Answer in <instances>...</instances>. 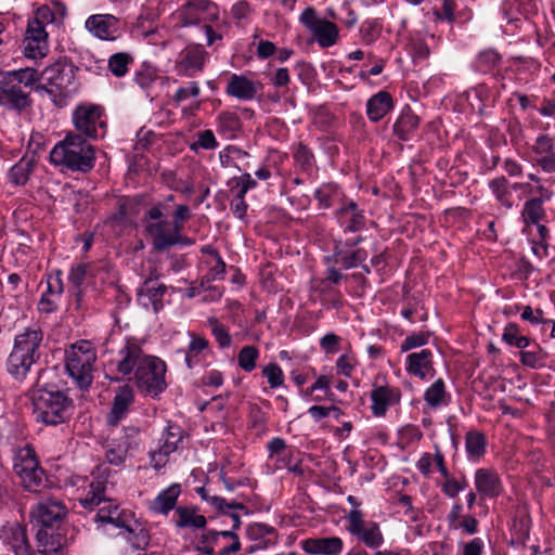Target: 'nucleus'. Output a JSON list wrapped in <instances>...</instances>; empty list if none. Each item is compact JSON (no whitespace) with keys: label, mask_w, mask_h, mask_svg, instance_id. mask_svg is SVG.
I'll return each instance as SVG.
<instances>
[{"label":"nucleus","mask_w":555,"mask_h":555,"mask_svg":"<svg viewBox=\"0 0 555 555\" xmlns=\"http://www.w3.org/2000/svg\"><path fill=\"white\" fill-rule=\"evenodd\" d=\"M43 345V331L37 323L26 327L14 337L12 350L7 360V371L22 380L39 361Z\"/></svg>","instance_id":"1"},{"label":"nucleus","mask_w":555,"mask_h":555,"mask_svg":"<svg viewBox=\"0 0 555 555\" xmlns=\"http://www.w3.org/2000/svg\"><path fill=\"white\" fill-rule=\"evenodd\" d=\"M38 80L37 70L30 67L0 72V106L22 113L31 106L33 87Z\"/></svg>","instance_id":"2"},{"label":"nucleus","mask_w":555,"mask_h":555,"mask_svg":"<svg viewBox=\"0 0 555 555\" xmlns=\"http://www.w3.org/2000/svg\"><path fill=\"white\" fill-rule=\"evenodd\" d=\"M50 160L63 169L88 172L94 167L95 152L80 134L68 133L52 149Z\"/></svg>","instance_id":"3"},{"label":"nucleus","mask_w":555,"mask_h":555,"mask_svg":"<svg viewBox=\"0 0 555 555\" xmlns=\"http://www.w3.org/2000/svg\"><path fill=\"white\" fill-rule=\"evenodd\" d=\"M73 413V399L64 391L39 389L33 396V414L38 423L56 426L68 421Z\"/></svg>","instance_id":"4"},{"label":"nucleus","mask_w":555,"mask_h":555,"mask_svg":"<svg viewBox=\"0 0 555 555\" xmlns=\"http://www.w3.org/2000/svg\"><path fill=\"white\" fill-rule=\"evenodd\" d=\"M76 72L77 67L67 59H60L43 69L44 89L55 105L64 106L66 100L77 90Z\"/></svg>","instance_id":"5"},{"label":"nucleus","mask_w":555,"mask_h":555,"mask_svg":"<svg viewBox=\"0 0 555 555\" xmlns=\"http://www.w3.org/2000/svg\"><path fill=\"white\" fill-rule=\"evenodd\" d=\"M95 361L96 351L88 340L77 341L65 350L66 372L81 389L92 384Z\"/></svg>","instance_id":"6"},{"label":"nucleus","mask_w":555,"mask_h":555,"mask_svg":"<svg viewBox=\"0 0 555 555\" xmlns=\"http://www.w3.org/2000/svg\"><path fill=\"white\" fill-rule=\"evenodd\" d=\"M165 373V362L157 357L147 356L135 370L134 380L141 391L157 396L167 387Z\"/></svg>","instance_id":"7"},{"label":"nucleus","mask_w":555,"mask_h":555,"mask_svg":"<svg viewBox=\"0 0 555 555\" xmlns=\"http://www.w3.org/2000/svg\"><path fill=\"white\" fill-rule=\"evenodd\" d=\"M113 516H107L108 522L120 529L119 535L128 541L133 547L143 550L150 543V534L145 527L134 519L131 512L119 511L118 506L113 507Z\"/></svg>","instance_id":"8"},{"label":"nucleus","mask_w":555,"mask_h":555,"mask_svg":"<svg viewBox=\"0 0 555 555\" xmlns=\"http://www.w3.org/2000/svg\"><path fill=\"white\" fill-rule=\"evenodd\" d=\"M299 22L312 34L321 48L333 47L339 40L338 26L326 18L320 17L313 7H308L301 12Z\"/></svg>","instance_id":"9"},{"label":"nucleus","mask_w":555,"mask_h":555,"mask_svg":"<svg viewBox=\"0 0 555 555\" xmlns=\"http://www.w3.org/2000/svg\"><path fill=\"white\" fill-rule=\"evenodd\" d=\"M75 128L91 139L103 138L106 133V121L103 109L94 104L78 105L73 113Z\"/></svg>","instance_id":"10"},{"label":"nucleus","mask_w":555,"mask_h":555,"mask_svg":"<svg viewBox=\"0 0 555 555\" xmlns=\"http://www.w3.org/2000/svg\"><path fill=\"white\" fill-rule=\"evenodd\" d=\"M347 530L370 548H377L384 543L379 525L364 521L360 509H351L347 516Z\"/></svg>","instance_id":"11"},{"label":"nucleus","mask_w":555,"mask_h":555,"mask_svg":"<svg viewBox=\"0 0 555 555\" xmlns=\"http://www.w3.org/2000/svg\"><path fill=\"white\" fill-rule=\"evenodd\" d=\"M66 514L67 508L61 500L43 498L31 508L30 517L38 529H53Z\"/></svg>","instance_id":"12"},{"label":"nucleus","mask_w":555,"mask_h":555,"mask_svg":"<svg viewBox=\"0 0 555 555\" xmlns=\"http://www.w3.org/2000/svg\"><path fill=\"white\" fill-rule=\"evenodd\" d=\"M207 52L201 44L184 48L176 61V72L181 77H193L204 69Z\"/></svg>","instance_id":"13"},{"label":"nucleus","mask_w":555,"mask_h":555,"mask_svg":"<svg viewBox=\"0 0 555 555\" xmlns=\"http://www.w3.org/2000/svg\"><path fill=\"white\" fill-rule=\"evenodd\" d=\"M86 30L100 40L114 41L120 36L119 20L112 14H93L85 22Z\"/></svg>","instance_id":"14"},{"label":"nucleus","mask_w":555,"mask_h":555,"mask_svg":"<svg viewBox=\"0 0 555 555\" xmlns=\"http://www.w3.org/2000/svg\"><path fill=\"white\" fill-rule=\"evenodd\" d=\"M139 430L135 427H127L122 430L120 437L113 438L105 453L107 462L115 466L124 464L130 449L137 447Z\"/></svg>","instance_id":"15"},{"label":"nucleus","mask_w":555,"mask_h":555,"mask_svg":"<svg viewBox=\"0 0 555 555\" xmlns=\"http://www.w3.org/2000/svg\"><path fill=\"white\" fill-rule=\"evenodd\" d=\"M217 7L210 0H188L178 11V16L183 26L198 25L210 15L218 18Z\"/></svg>","instance_id":"16"},{"label":"nucleus","mask_w":555,"mask_h":555,"mask_svg":"<svg viewBox=\"0 0 555 555\" xmlns=\"http://www.w3.org/2000/svg\"><path fill=\"white\" fill-rule=\"evenodd\" d=\"M335 216L345 234L360 232L365 228L366 219L363 209H360L353 201L344 203Z\"/></svg>","instance_id":"17"},{"label":"nucleus","mask_w":555,"mask_h":555,"mask_svg":"<svg viewBox=\"0 0 555 555\" xmlns=\"http://www.w3.org/2000/svg\"><path fill=\"white\" fill-rule=\"evenodd\" d=\"M147 356L143 353L142 348L134 340L128 339L118 351L116 360V370L122 376L134 374L135 370Z\"/></svg>","instance_id":"18"},{"label":"nucleus","mask_w":555,"mask_h":555,"mask_svg":"<svg viewBox=\"0 0 555 555\" xmlns=\"http://www.w3.org/2000/svg\"><path fill=\"white\" fill-rule=\"evenodd\" d=\"M27 57H42L48 52V33L37 22H28L26 35L23 41Z\"/></svg>","instance_id":"19"},{"label":"nucleus","mask_w":555,"mask_h":555,"mask_svg":"<svg viewBox=\"0 0 555 555\" xmlns=\"http://www.w3.org/2000/svg\"><path fill=\"white\" fill-rule=\"evenodd\" d=\"M0 539L15 555H35L27 539L26 528L17 522L3 526Z\"/></svg>","instance_id":"20"},{"label":"nucleus","mask_w":555,"mask_h":555,"mask_svg":"<svg viewBox=\"0 0 555 555\" xmlns=\"http://www.w3.org/2000/svg\"><path fill=\"white\" fill-rule=\"evenodd\" d=\"M475 488L481 498H498L504 490L500 475L492 468H478L474 476Z\"/></svg>","instance_id":"21"},{"label":"nucleus","mask_w":555,"mask_h":555,"mask_svg":"<svg viewBox=\"0 0 555 555\" xmlns=\"http://www.w3.org/2000/svg\"><path fill=\"white\" fill-rule=\"evenodd\" d=\"M300 545L309 555H339L344 550L343 539L336 535L307 538Z\"/></svg>","instance_id":"22"},{"label":"nucleus","mask_w":555,"mask_h":555,"mask_svg":"<svg viewBox=\"0 0 555 555\" xmlns=\"http://www.w3.org/2000/svg\"><path fill=\"white\" fill-rule=\"evenodd\" d=\"M261 88V82L254 81L244 75L232 74L228 79L225 93L240 101H250Z\"/></svg>","instance_id":"23"},{"label":"nucleus","mask_w":555,"mask_h":555,"mask_svg":"<svg viewBox=\"0 0 555 555\" xmlns=\"http://www.w3.org/2000/svg\"><path fill=\"white\" fill-rule=\"evenodd\" d=\"M433 358V352L429 349L412 352L405 358V370L413 376L426 379L435 373Z\"/></svg>","instance_id":"24"},{"label":"nucleus","mask_w":555,"mask_h":555,"mask_svg":"<svg viewBox=\"0 0 555 555\" xmlns=\"http://www.w3.org/2000/svg\"><path fill=\"white\" fill-rule=\"evenodd\" d=\"M400 390L391 386H377L371 391V410L374 416H384L389 406L399 403Z\"/></svg>","instance_id":"25"},{"label":"nucleus","mask_w":555,"mask_h":555,"mask_svg":"<svg viewBox=\"0 0 555 555\" xmlns=\"http://www.w3.org/2000/svg\"><path fill=\"white\" fill-rule=\"evenodd\" d=\"M190 343L185 350H178L184 353V362L189 370L198 366L206 358V353L210 349V344L204 336L197 335L193 332H188Z\"/></svg>","instance_id":"26"},{"label":"nucleus","mask_w":555,"mask_h":555,"mask_svg":"<svg viewBox=\"0 0 555 555\" xmlns=\"http://www.w3.org/2000/svg\"><path fill=\"white\" fill-rule=\"evenodd\" d=\"M533 162L542 168L543 171L555 172V152L553 140L542 134L535 139L532 146Z\"/></svg>","instance_id":"27"},{"label":"nucleus","mask_w":555,"mask_h":555,"mask_svg":"<svg viewBox=\"0 0 555 555\" xmlns=\"http://www.w3.org/2000/svg\"><path fill=\"white\" fill-rule=\"evenodd\" d=\"M246 534L253 542L249 552L268 548L278 542L276 530L261 522H255L247 527Z\"/></svg>","instance_id":"28"},{"label":"nucleus","mask_w":555,"mask_h":555,"mask_svg":"<svg viewBox=\"0 0 555 555\" xmlns=\"http://www.w3.org/2000/svg\"><path fill=\"white\" fill-rule=\"evenodd\" d=\"M133 389L129 385L118 387L112 409L107 414V424L116 426L128 413L129 406L133 403Z\"/></svg>","instance_id":"29"},{"label":"nucleus","mask_w":555,"mask_h":555,"mask_svg":"<svg viewBox=\"0 0 555 555\" xmlns=\"http://www.w3.org/2000/svg\"><path fill=\"white\" fill-rule=\"evenodd\" d=\"M167 292V286L163 283L154 282L153 278L150 276L143 283V286L138 292L139 301L144 306H152L154 312H158L163 309V297Z\"/></svg>","instance_id":"30"},{"label":"nucleus","mask_w":555,"mask_h":555,"mask_svg":"<svg viewBox=\"0 0 555 555\" xmlns=\"http://www.w3.org/2000/svg\"><path fill=\"white\" fill-rule=\"evenodd\" d=\"M184 436L185 431L180 426L169 423L163 435V443L157 451L151 452L152 460L155 462L164 461L166 456L177 451Z\"/></svg>","instance_id":"31"},{"label":"nucleus","mask_w":555,"mask_h":555,"mask_svg":"<svg viewBox=\"0 0 555 555\" xmlns=\"http://www.w3.org/2000/svg\"><path fill=\"white\" fill-rule=\"evenodd\" d=\"M37 551L42 555H62L64 538L53 529H38L36 533Z\"/></svg>","instance_id":"32"},{"label":"nucleus","mask_w":555,"mask_h":555,"mask_svg":"<svg viewBox=\"0 0 555 555\" xmlns=\"http://www.w3.org/2000/svg\"><path fill=\"white\" fill-rule=\"evenodd\" d=\"M393 106L392 98L387 91H379L367 100L366 115L373 122L383 119Z\"/></svg>","instance_id":"33"},{"label":"nucleus","mask_w":555,"mask_h":555,"mask_svg":"<svg viewBox=\"0 0 555 555\" xmlns=\"http://www.w3.org/2000/svg\"><path fill=\"white\" fill-rule=\"evenodd\" d=\"M208 533L219 555H231L241 550L238 535L233 530H209Z\"/></svg>","instance_id":"34"},{"label":"nucleus","mask_w":555,"mask_h":555,"mask_svg":"<svg viewBox=\"0 0 555 555\" xmlns=\"http://www.w3.org/2000/svg\"><path fill=\"white\" fill-rule=\"evenodd\" d=\"M181 493V486L172 483L164 489L150 503V509L153 513L167 515L176 507L177 500Z\"/></svg>","instance_id":"35"},{"label":"nucleus","mask_w":555,"mask_h":555,"mask_svg":"<svg viewBox=\"0 0 555 555\" xmlns=\"http://www.w3.org/2000/svg\"><path fill=\"white\" fill-rule=\"evenodd\" d=\"M145 231L152 237L153 249L164 251L170 247L166 241L173 236V225L168 221L150 222L145 225Z\"/></svg>","instance_id":"36"},{"label":"nucleus","mask_w":555,"mask_h":555,"mask_svg":"<svg viewBox=\"0 0 555 555\" xmlns=\"http://www.w3.org/2000/svg\"><path fill=\"white\" fill-rule=\"evenodd\" d=\"M100 271V267L94 263H79L72 268L68 281L77 288V300L80 301L82 289L81 287L94 279Z\"/></svg>","instance_id":"37"},{"label":"nucleus","mask_w":555,"mask_h":555,"mask_svg":"<svg viewBox=\"0 0 555 555\" xmlns=\"http://www.w3.org/2000/svg\"><path fill=\"white\" fill-rule=\"evenodd\" d=\"M20 479L23 488L29 492H39L44 487V470L37 464V467L18 468V472L14 473Z\"/></svg>","instance_id":"38"},{"label":"nucleus","mask_w":555,"mask_h":555,"mask_svg":"<svg viewBox=\"0 0 555 555\" xmlns=\"http://www.w3.org/2000/svg\"><path fill=\"white\" fill-rule=\"evenodd\" d=\"M37 160L34 155L23 156L8 172V179L14 185H25L33 173Z\"/></svg>","instance_id":"39"},{"label":"nucleus","mask_w":555,"mask_h":555,"mask_svg":"<svg viewBox=\"0 0 555 555\" xmlns=\"http://www.w3.org/2000/svg\"><path fill=\"white\" fill-rule=\"evenodd\" d=\"M175 515L173 521L179 528L202 529L207 524L206 517L198 514V509L195 506H179L176 508Z\"/></svg>","instance_id":"40"},{"label":"nucleus","mask_w":555,"mask_h":555,"mask_svg":"<svg viewBox=\"0 0 555 555\" xmlns=\"http://www.w3.org/2000/svg\"><path fill=\"white\" fill-rule=\"evenodd\" d=\"M487 437L478 430H469L465 435V450L469 461L478 462L486 453Z\"/></svg>","instance_id":"41"},{"label":"nucleus","mask_w":555,"mask_h":555,"mask_svg":"<svg viewBox=\"0 0 555 555\" xmlns=\"http://www.w3.org/2000/svg\"><path fill=\"white\" fill-rule=\"evenodd\" d=\"M524 186H527V184L515 183L509 186L505 177H499L489 182V188L494 194L496 201L508 209L513 207L511 189L518 190Z\"/></svg>","instance_id":"42"},{"label":"nucleus","mask_w":555,"mask_h":555,"mask_svg":"<svg viewBox=\"0 0 555 555\" xmlns=\"http://www.w3.org/2000/svg\"><path fill=\"white\" fill-rule=\"evenodd\" d=\"M420 118L410 108L404 109L393 125L395 134L402 141L410 139V135L418 128Z\"/></svg>","instance_id":"43"},{"label":"nucleus","mask_w":555,"mask_h":555,"mask_svg":"<svg viewBox=\"0 0 555 555\" xmlns=\"http://www.w3.org/2000/svg\"><path fill=\"white\" fill-rule=\"evenodd\" d=\"M39 460L36 455L33 446L26 443L23 447H17L13 450V472H18V468L37 467Z\"/></svg>","instance_id":"44"},{"label":"nucleus","mask_w":555,"mask_h":555,"mask_svg":"<svg viewBox=\"0 0 555 555\" xmlns=\"http://www.w3.org/2000/svg\"><path fill=\"white\" fill-rule=\"evenodd\" d=\"M424 400L433 409L448 404V395L446 392L444 382L441 378H438L427 388L424 393Z\"/></svg>","instance_id":"45"},{"label":"nucleus","mask_w":555,"mask_h":555,"mask_svg":"<svg viewBox=\"0 0 555 555\" xmlns=\"http://www.w3.org/2000/svg\"><path fill=\"white\" fill-rule=\"evenodd\" d=\"M544 215L541 198L527 201L521 211V217L526 224H538L544 218Z\"/></svg>","instance_id":"46"},{"label":"nucleus","mask_w":555,"mask_h":555,"mask_svg":"<svg viewBox=\"0 0 555 555\" xmlns=\"http://www.w3.org/2000/svg\"><path fill=\"white\" fill-rule=\"evenodd\" d=\"M198 495L210 503L212 506H215L218 511L225 513L224 508H231V509H244L245 513H247V508L243 503L232 501L230 503H227L224 499L217 496V495H209L208 491L205 487L197 488Z\"/></svg>","instance_id":"47"},{"label":"nucleus","mask_w":555,"mask_h":555,"mask_svg":"<svg viewBox=\"0 0 555 555\" xmlns=\"http://www.w3.org/2000/svg\"><path fill=\"white\" fill-rule=\"evenodd\" d=\"M105 483L103 480L95 479L89 485V490L80 503L86 508L99 505L104 500Z\"/></svg>","instance_id":"48"},{"label":"nucleus","mask_w":555,"mask_h":555,"mask_svg":"<svg viewBox=\"0 0 555 555\" xmlns=\"http://www.w3.org/2000/svg\"><path fill=\"white\" fill-rule=\"evenodd\" d=\"M133 61L130 54L118 52L108 60V69L116 77H122L128 73V66Z\"/></svg>","instance_id":"49"},{"label":"nucleus","mask_w":555,"mask_h":555,"mask_svg":"<svg viewBox=\"0 0 555 555\" xmlns=\"http://www.w3.org/2000/svg\"><path fill=\"white\" fill-rule=\"evenodd\" d=\"M340 191L337 185L328 183L317 189L314 196L322 208H328L338 198Z\"/></svg>","instance_id":"50"},{"label":"nucleus","mask_w":555,"mask_h":555,"mask_svg":"<svg viewBox=\"0 0 555 555\" xmlns=\"http://www.w3.org/2000/svg\"><path fill=\"white\" fill-rule=\"evenodd\" d=\"M259 350L255 346H244L237 356L238 366L245 372H251L256 367Z\"/></svg>","instance_id":"51"},{"label":"nucleus","mask_w":555,"mask_h":555,"mask_svg":"<svg viewBox=\"0 0 555 555\" xmlns=\"http://www.w3.org/2000/svg\"><path fill=\"white\" fill-rule=\"evenodd\" d=\"M207 323L218 345L223 349L229 348L232 344V337L227 326L220 323L216 318H209Z\"/></svg>","instance_id":"52"},{"label":"nucleus","mask_w":555,"mask_h":555,"mask_svg":"<svg viewBox=\"0 0 555 555\" xmlns=\"http://www.w3.org/2000/svg\"><path fill=\"white\" fill-rule=\"evenodd\" d=\"M382 34V24L378 20H366L360 27V37L364 44H372Z\"/></svg>","instance_id":"53"},{"label":"nucleus","mask_w":555,"mask_h":555,"mask_svg":"<svg viewBox=\"0 0 555 555\" xmlns=\"http://www.w3.org/2000/svg\"><path fill=\"white\" fill-rule=\"evenodd\" d=\"M501 61L500 54L494 49L481 51L476 59V67L480 72H488L495 67Z\"/></svg>","instance_id":"54"},{"label":"nucleus","mask_w":555,"mask_h":555,"mask_svg":"<svg viewBox=\"0 0 555 555\" xmlns=\"http://www.w3.org/2000/svg\"><path fill=\"white\" fill-rule=\"evenodd\" d=\"M137 203L132 198H121L118 202V211L111 219L117 222H125L127 219L137 215Z\"/></svg>","instance_id":"55"},{"label":"nucleus","mask_w":555,"mask_h":555,"mask_svg":"<svg viewBox=\"0 0 555 555\" xmlns=\"http://www.w3.org/2000/svg\"><path fill=\"white\" fill-rule=\"evenodd\" d=\"M545 356L542 353V349L537 346V350L521 351L519 354V361L522 365L530 369H538L544 365Z\"/></svg>","instance_id":"56"},{"label":"nucleus","mask_w":555,"mask_h":555,"mask_svg":"<svg viewBox=\"0 0 555 555\" xmlns=\"http://www.w3.org/2000/svg\"><path fill=\"white\" fill-rule=\"evenodd\" d=\"M218 146L215 133L207 129L197 133V141L190 145V149L196 152L198 149L214 150Z\"/></svg>","instance_id":"57"},{"label":"nucleus","mask_w":555,"mask_h":555,"mask_svg":"<svg viewBox=\"0 0 555 555\" xmlns=\"http://www.w3.org/2000/svg\"><path fill=\"white\" fill-rule=\"evenodd\" d=\"M217 120L219 129L224 132L233 133L238 130L241 126L238 116L232 112H222Z\"/></svg>","instance_id":"58"},{"label":"nucleus","mask_w":555,"mask_h":555,"mask_svg":"<svg viewBox=\"0 0 555 555\" xmlns=\"http://www.w3.org/2000/svg\"><path fill=\"white\" fill-rule=\"evenodd\" d=\"M428 339L429 333H413L404 338L400 345V350L401 352H406L409 350L422 347L427 344Z\"/></svg>","instance_id":"59"},{"label":"nucleus","mask_w":555,"mask_h":555,"mask_svg":"<svg viewBox=\"0 0 555 555\" xmlns=\"http://www.w3.org/2000/svg\"><path fill=\"white\" fill-rule=\"evenodd\" d=\"M263 376L267 377L271 388H276L283 384V372L275 363H270L262 370Z\"/></svg>","instance_id":"60"},{"label":"nucleus","mask_w":555,"mask_h":555,"mask_svg":"<svg viewBox=\"0 0 555 555\" xmlns=\"http://www.w3.org/2000/svg\"><path fill=\"white\" fill-rule=\"evenodd\" d=\"M268 452H269V459L276 460L281 455H288V451L292 450V448H288L286 446V442L283 438L276 437L273 438L268 442Z\"/></svg>","instance_id":"61"},{"label":"nucleus","mask_w":555,"mask_h":555,"mask_svg":"<svg viewBox=\"0 0 555 555\" xmlns=\"http://www.w3.org/2000/svg\"><path fill=\"white\" fill-rule=\"evenodd\" d=\"M294 158L304 170H309L313 166V155L311 151L302 144L297 146Z\"/></svg>","instance_id":"62"},{"label":"nucleus","mask_w":555,"mask_h":555,"mask_svg":"<svg viewBox=\"0 0 555 555\" xmlns=\"http://www.w3.org/2000/svg\"><path fill=\"white\" fill-rule=\"evenodd\" d=\"M367 258V253L363 248H358L347 256L340 258V262L346 269L354 268L364 262Z\"/></svg>","instance_id":"63"},{"label":"nucleus","mask_w":555,"mask_h":555,"mask_svg":"<svg viewBox=\"0 0 555 555\" xmlns=\"http://www.w3.org/2000/svg\"><path fill=\"white\" fill-rule=\"evenodd\" d=\"M55 20L54 11L48 5H42L37 9L35 16L29 22H37L39 26L44 27L48 24L53 23Z\"/></svg>","instance_id":"64"}]
</instances>
